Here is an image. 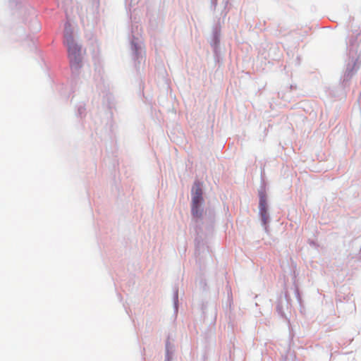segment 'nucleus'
Returning a JSON list of instances; mask_svg holds the SVG:
<instances>
[{"instance_id":"obj_3","label":"nucleus","mask_w":361,"mask_h":361,"mask_svg":"<svg viewBox=\"0 0 361 361\" xmlns=\"http://www.w3.org/2000/svg\"><path fill=\"white\" fill-rule=\"evenodd\" d=\"M259 211H260L262 219L264 221H265L267 219V202L264 197H260Z\"/></svg>"},{"instance_id":"obj_1","label":"nucleus","mask_w":361,"mask_h":361,"mask_svg":"<svg viewBox=\"0 0 361 361\" xmlns=\"http://www.w3.org/2000/svg\"><path fill=\"white\" fill-rule=\"evenodd\" d=\"M200 182H195L192 190V214L200 217L202 214L200 207L202 202V190Z\"/></svg>"},{"instance_id":"obj_2","label":"nucleus","mask_w":361,"mask_h":361,"mask_svg":"<svg viewBox=\"0 0 361 361\" xmlns=\"http://www.w3.org/2000/svg\"><path fill=\"white\" fill-rule=\"evenodd\" d=\"M65 43L68 47L71 63H72L74 61L75 63H78L80 60V47L75 43L73 37L71 35L66 37Z\"/></svg>"}]
</instances>
